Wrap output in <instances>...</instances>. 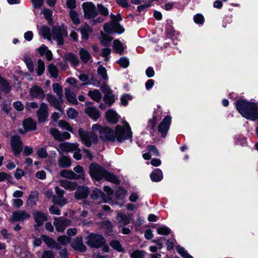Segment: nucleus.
<instances>
[{"label":"nucleus","mask_w":258,"mask_h":258,"mask_svg":"<svg viewBox=\"0 0 258 258\" xmlns=\"http://www.w3.org/2000/svg\"><path fill=\"white\" fill-rule=\"evenodd\" d=\"M123 127L117 125L115 127V132L106 126L102 127L98 124H94L92 132H86L83 128H80L79 134L83 144L90 147L92 144L98 142V133L100 138L104 141L114 142L116 139L119 142L132 139L131 128L126 121H123Z\"/></svg>","instance_id":"obj_1"},{"label":"nucleus","mask_w":258,"mask_h":258,"mask_svg":"<svg viewBox=\"0 0 258 258\" xmlns=\"http://www.w3.org/2000/svg\"><path fill=\"white\" fill-rule=\"evenodd\" d=\"M236 106L238 112L245 118L252 121L258 118V103L241 99L236 102Z\"/></svg>","instance_id":"obj_2"},{"label":"nucleus","mask_w":258,"mask_h":258,"mask_svg":"<svg viewBox=\"0 0 258 258\" xmlns=\"http://www.w3.org/2000/svg\"><path fill=\"white\" fill-rule=\"evenodd\" d=\"M90 174L91 177L96 180H100L104 178L106 180L115 184L119 183V180L114 175L107 172L97 164H92L90 165Z\"/></svg>","instance_id":"obj_3"},{"label":"nucleus","mask_w":258,"mask_h":258,"mask_svg":"<svg viewBox=\"0 0 258 258\" xmlns=\"http://www.w3.org/2000/svg\"><path fill=\"white\" fill-rule=\"evenodd\" d=\"M58 183L61 186L68 190H74L77 189L75 193V196L77 199L85 198L89 194L87 187L84 186L77 187V184L76 182H72L67 180H59Z\"/></svg>","instance_id":"obj_4"},{"label":"nucleus","mask_w":258,"mask_h":258,"mask_svg":"<svg viewBox=\"0 0 258 258\" xmlns=\"http://www.w3.org/2000/svg\"><path fill=\"white\" fill-rule=\"evenodd\" d=\"M110 19L111 22L110 23H106L104 25V31L110 34L117 33L121 34L124 31V29L121 27L118 22L122 20L120 14L115 15L113 14H110Z\"/></svg>","instance_id":"obj_5"},{"label":"nucleus","mask_w":258,"mask_h":258,"mask_svg":"<svg viewBox=\"0 0 258 258\" xmlns=\"http://www.w3.org/2000/svg\"><path fill=\"white\" fill-rule=\"evenodd\" d=\"M59 153L61 154L63 152H74V158L77 160L82 158V155L80 153V150L78 145L75 143H60L57 148Z\"/></svg>","instance_id":"obj_6"},{"label":"nucleus","mask_w":258,"mask_h":258,"mask_svg":"<svg viewBox=\"0 0 258 258\" xmlns=\"http://www.w3.org/2000/svg\"><path fill=\"white\" fill-rule=\"evenodd\" d=\"M86 239L89 246L96 248L102 246L105 241L102 235L95 234H90L86 237Z\"/></svg>","instance_id":"obj_7"},{"label":"nucleus","mask_w":258,"mask_h":258,"mask_svg":"<svg viewBox=\"0 0 258 258\" xmlns=\"http://www.w3.org/2000/svg\"><path fill=\"white\" fill-rule=\"evenodd\" d=\"M82 8L86 19L95 18L98 15V11L95 6L91 2H85L82 4Z\"/></svg>","instance_id":"obj_8"},{"label":"nucleus","mask_w":258,"mask_h":258,"mask_svg":"<svg viewBox=\"0 0 258 258\" xmlns=\"http://www.w3.org/2000/svg\"><path fill=\"white\" fill-rule=\"evenodd\" d=\"M67 36V33L64 28L54 27L52 30L51 36L53 39L57 41L59 45L63 43V37Z\"/></svg>","instance_id":"obj_9"},{"label":"nucleus","mask_w":258,"mask_h":258,"mask_svg":"<svg viewBox=\"0 0 258 258\" xmlns=\"http://www.w3.org/2000/svg\"><path fill=\"white\" fill-rule=\"evenodd\" d=\"M11 146L15 156H18L23 149V143L19 136L15 135L12 137Z\"/></svg>","instance_id":"obj_10"},{"label":"nucleus","mask_w":258,"mask_h":258,"mask_svg":"<svg viewBox=\"0 0 258 258\" xmlns=\"http://www.w3.org/2000/svg\"><path fill=\"white\" fill-rule=\"evenodd\" d=\"M132 219L133 215L131 214H125L118 212L116 217V221L119 227H123L130 224Z\"/></svg>","instance_id":"obj_11"},{"label":"nucleus","mask_w":258,"mask_h":258,"mask_svg":"<svg viewBox=\"0 0 258 258\" xmlns=\"http://www.w3.org/2000/svg\"><path fill=\"white\" fill-rule=\"evenodd\" d=\"M170 123L171 117L169 116H166L159 124L158 130L161 134L162 137L165 138L166 136Z\"/></svg>","instance_id":"obj_12"},{"label":"nucleus","mask_w":258,"mask_h":258,"mask_svg":"<svg viewBox=\"0 0 258 258\" xmlns=\"http://www.w3.org/2000/svg\"><path fill=\"white\" fill-rule=\"evenodd\" d=\"M47 101L49 104L58 111H62L61 104L63 102V99L60 100L59 98H57L51 94H47L46 95Z\"/></svg>","instance_id":"obj_13"},{"label":"nucleus","mask_w":258,"mask_h":258,"mask_svg":"<svg viewBox=\"0 0 258 258\" xmlns=\"http://www.w3.org/2000/svg\"><path fill=\"white\" fill-rule=\"evenodd\" d=\"M29 93L32 99L42 100L45 96L44 90L41 87L37 85H34L32 87Z\"/></svg>","instance_id":"obj_14"},{"label":"nucleus","mask_w":258,"mask_h":258,"mask_svg":"<svg viewBox=\"0 0 258 258\" xmlns=\"http://www.w3.org/2000/svg\"><path fill=\"white\" fill-rule=\"evenodd\" d=\"M70 224V221L62 217L54 218L53 225L58 232H63L67 226Z\"/></svg>","instance_id":"obj_15"},{"label":"nucleus","mask_w":258,"mask_h":258,"mask_svg":"<svg viewBox=\"0 0 258 258\" xmlns=\"http://www.w3.org/2000/svg\"><path fill=\"white\" fill-rule=\"evenodd\" d=\"M48 109L45 103H42L39 109L37 110V115L40 122H44L48 116Z\"/></svg>","instance_id":"obj_16"},{"label":"nucleus","mask_w":258,"mask_h":258,"mask_svg":"<svg viewBox=\"0 0 258 258\" xmlns=\"http://www.w3.org/2000/svg\"><path fill=\"white\" fill-rule=\"evenodd\" d=\"M30 215L25 211H17L13 213L12 220L15 221L23 222L29 219Z\"/></svg>","instance_id":"obj_17"},{"label":"nucleus","mask_w":258,"mask_h":258,"mask_svg":"<svg viewBox=\"0 0 258 258\" xmlns=\"http://www.w3.org/2000/svg\"><path fill=\"white\" fill-rule=\"evenodd\" d=\"M34 220L37 223L38 226L42 225L44 221L47 219V215L44 213L35 211L33 213Z\"/></svg>","instance_id":"obj_18"},{"label":"nucleus","mask_w":258,"mask_h":258,"mask_svg":"<svg viewBox=\"0 0 258 258\" xmlns=\"http://www.w3.org/2000/svg\"><path fill=\"white\" fill-rule=\"evenodd\" d=\"M85 112L92 119L96 120L100 117V112L94 106H88L85 109Z\"/></svg>","instance_id":"obj_19"},{"label":"nucleus","mask_w":258,"mask_h":258,"mask_svg":"<svg viewBox=\"0 0 258 258\" xmlns=\"http://www.w3.org/2000/svg\"><path fill=\"white\" fill-rule=\"evenodd\" d=\"M65 60L70 62L71 64L74 67H76L79 66V60L77 56L72 53H69L66 54L64 56Z\"/></svg>","instance_id":"obj_20"},{"label":"nucleus","mask_w":258,"mask_h":258,"mask_svg":"<svg viewBox=\"0 0 258 258\" xmlns=\"http://www.w3.org/2000/svg\"><path fill=\"white\" fill-rule=\"evenodd\" d=\"M41 239L45 243V244L50 248H55L57 249H60V245L55 240L48 236L42 235Z\"/></svg>","instance_id":"obj_21"},{"label":"nucleus","mask_w":258,"mask_h":258,"mask_svg":"<svg viewBox=\"0 0 258 258\" xmlns=\"http://www.w3.org/2000/svg\"><path fill=\"white\" fill-rule=\"evenodd\" d=\"M38 200V192L36 191H31L28 196L26 204L29 207H33L36 204Z\"/></svg>","instance_id":"obj_22"},{"label":"nucleus","mask_w":258,"mask_h":258,"mask_svg":"<svg viewBox=\"0 0 258 258\" xmlns=\"http://www.w3.org/2000/svg\"><path fill=\"white\" fill-rule=\"evenodd\" d=\"M72 246L75 249L81 251H85L86 250V247L83 243L82 238L81 237H76L73 242Z\"/></svg>","instance_id":"obj_23"},{"label":"nucleus","mask_w":258,"mask_h":258,"mask_svg":"<svg viewBox=\"0 0 258 258\" xmlns=\"http://www.w3.org/2000/svg\"><path fill=\"white\" fill-rule=\"evenodd\" d=\"M65 96L68 102L73 104H78L76 94L69 88H65Z\"/></svg>","instance_id":"obj_24"},{"label":"nucleus","mask_w":258,"mask_h":258,"mask_svg":"<svg viewBox=\"0 0 258 258\" xmlns=\"http://www.w3.org/2000/svg\"><path fill=\"white\" fill-rule=\"evenodd\" d=\"M60 175L63 177L71 179H78L81 178V175H77L72 171L68 170H63L60 171Z\"/></svg>","instance_id":"obj_25"},{"label":"nucleus","mask_w":258,"mask_h":258,"mask_svg":"<svg viewBox=\"0 0 258 258\" xmlns=\"http://www.w3.org/2000/svg\"><path fill=\"white\" fill-rule=\"evenodd\" d=\"M23 126L25 132L32 131L36 128V123L33 119L27 118L23 121Z\"/></svg>","instance_id":"obj_26"},{"label":"nucleus","mask_w":258,"mask_h":258,"mask_svg":"<svg viewBox=\"0 0 258 258\" xmlns=\"http://www.w3.org/2000/svg\"><path fill=\"white\" fill-rule=\"evenodd\" d=\"M79 54L81 60L85 63L89 62V61L92 58L91 55L89 52L83 48L80 49Z\"/></svg>","instance_id":"obj_27"},{"label":"nucleus","mask_w":258,"mask_h":258,"mask_svg":"<svg viewBox=\"0 0 258 258\" xmlns=\"http://www.w3.org/2000/svg\"><path fill=\"white\" fill-rule=\"evenodd\" d=\"M163 173L160 169H155L150 175L151 180L154 182H158L163 178Z\"/></svg>","instance_id":"obj_28"},{"label":"nucleus","mask_w":258,"mask_h":258,"mask_svg":"<svg viewBox=\"0 0 258 258\" xmlns=\"http://www.w3.org/2000/svg\"><path fill=\"white\" fill-rule=\"evenodd\" d=\"M80 32L82 35V38L83 39H87L89 34L92 32V29L87 24H85L80 28Z\"/></svg>","instance_id":"obj_29"},{"label":"nucleus","mask_w":258,"mask_h":258,"mask_svg":"<svg viewBox=\"0 0 258 258\" xmlns=\"http://www.w3.org/2000/svg\"><path fill=\"white\" fill-rule=\"evenodd\" d=\"M71 165V161L69 158L62 156L58 159V165L61 168L70 167Z\"/></svg>","instance_id":"obj_30"},{"label":"nucleus","mask_w":258,"mask_h":258,"mask_svg":"<svg viewBox=\"0 0 258 258\" xmlns=\"http://www.w3.org/2000/svg\"><path fill=\"white\" fill-rule=\"evenodd\" d=\"M88 96L93 100L99 102L102 98V95L100 91L97 89L90 90L88 92Z\"/></svg>","instance_id":"obj_31"},{"label":"nucleus","mask_w":258,"mask_h":258,"mask_svg":"<svg viewBox=\"0 0 258 258\" xmlns=\"http://www.w3.org/2000/svg\"><path fill=\"white\" fill-rule=\"evenodd\" d=\"M113 47L114 51L120 55L123 54L124 52L123 44L118 39H115L113 41Z\"/></svg>","instance_id":"obj_32"},{"label":"nucleus","mask_w":258,"mask_h":258,"mask_svg":"<svg viewBox=\"0 0 258 258\" xmlns=\"http://www.w3.org/2000/svg\"><path fill=\"white\" fill-rule=\"evenodd\" d=\"M107 120L110 122L115 123L118 121L116 112L112 110H109L106 113Z\"/></svg>","instance_id":"obj_33"},{"label":"nucleus","mask_w":258,"mask_h":258,"mask_svg":"<svg viewBox=\"0 0 258 258\" xmlns=\"http://www.w3.org/2000/svg\"><path fill=\"white\" fill-rule=\"evenodd\" d=\"M51 33L50 28L45 26H42L39 30L40 35L48 40L51 39Z\"/></svg>","instance_id":"obj_34"},{"label":"nucleus","mask_w":258,"mask_h":258,"mask_svg":"<svg viewBox=\"0 0 258 258\" xmlns=\"http://www.w3.org/2000/svg\"><path fill=\"white\" fill-rule=\"evenodd\" d=\"M91 197L93 199L96 200L100 199L103 201L104 202H106L104 200V194L99 188H95L93 189L91 194Z\"/></svg>","instance_id":"obj_35"},{"label":"nucleus","mask_w":258,"mask_h":258,"mask_svg":"<svg viewBox=\"0 0 258 258\" xmlns=\"http://www.w3.org/2000/svg\"><path fill=\"white\" fill-rule=\"evenodd\" d=\"M53 91L57 95L58 98L60 100H62L63 94H62V88L58 83H54L52 85Z\"/></svg>","instance_id":"obj_36"},{"label":"nucleus","mask_w":258,"mask_h":258,"mask_svg":"<svg viewBox=\"0 0 258 258\" xmlns=\"http://www.w3.org/2000/svg\"><path fill=\"white\" fill-rule=\"evenodd\" d=\"M113 38L111 36L104 34L101 33V37L100 38V42L101 44L104 46H109L111 41L112 40Z\"/></svg>","instance_id":"obj_37"},{"label":"nucleus","mask_w":258,"mask_h":258,"mask_svg":"<svg viewBox=\"0 0 258 258\" xmlns=\"http://www.w3.org/2000/svg\"><path fill=\"white\" fill-rule=\"evenodd\" d=\"M157 118L155 116L153 118L150 119L148 121L147 126V129L150 132L151 134H153L154 132V127L156 124Z\"/></svg>","instance_id":"obj_38"},{"label":"nucleus","mask_w":258,"mask_h":258,"mask_svg":"<svg viewBox=\"0 0 258 258\" xmlns=\"http://www.w3.org/2000/svg\"><path fill=\"white\" fill-rule=\"evenodd\" d=\"M53 202L55 204L62 206L67 203V200L63 196H55L53 198Z\"/></svg>","instance_id":"obj_39"},{"label":"nucleus","mask_w":258,"mask_h":258,"mask_svg":"<svg viewBox=\"0 0 258 258\" xmlns=\"http://www.w3.org/2000/svg\"><path fill=\"white\" fill-rule=\"evenodd\" d=\"M98 74L103 79L107 80V71L105 68L102 66H100L97 69Z\"/></svg>","instance_id":"obj_40"},{"label":"nucleus","mask_w":258,"mask_h":258,"mask_svg":"<svg viewBox=\"0 0 258 258\" xmlns=\"http://www.w3.org/2000/svg\"><path fill=\"white\" fill-rule=\"evenodd\" d=\"M70 18L75 25H78L80 23V19L79 18L77 13L74 10H71L70 12Z\"/></svg>","instance_id":"obj_41"},{"label":"nucleus","mask_w":258,"mask_h":258,"mask_svg":"<svg viewBox=\"0 0 258 258\" xmlns=\"http://www.w3.org/2000/svg\"><path fill=\"white\" fill-rule=\"evenodd\" d=\"M110 244L112 248L119 252H122L124 250L123 248L121 246L120 242L118 240H113L110 242Z\"/></svg>","instance_id":"obj_42"},{"label":"nucleus","mask_w":258,"mask_h":258,"mask_svg":"<svg viewBox=\"0 0 258 258\" xmlns=\"http://www.w3.org/2000/svg\"><path fill=\"white\" fill-rule=\"evenodd\" d=\"M48 71L52 77L56 78L57 77L58 70L53 64H50L48 67Z\"/></svg>","instance_id":"obj_43"},{"label":"nucleus","mask_w":258,"mask_h":258,"mask_svg":"<svg viewBox=\"0 0 258 258\" xmlns=\"http://www.w3.org/2000/svg\"><path fill=\"white\" fill-rule=\"evenodd\" d=\"M8 181L9 182H12L13 181V177L9 174L5 172H0V182Z\"/></svg>","instance_id":"obj_44"},{"label":"nucleus","mask_w":258,"mask_h":258,"mask_svg":"<svg viewBox=\"0 0 258 258\" xmlns=\"http://www.w3.org/2000/svg\"><path fill=\"white\" fill-rule=\"evenodd\" d=\"M176 250L178 253L183 258H193L192 256L189 255L183 247L180 246H177Z\"/></svg>","instance_id":"obj_45"},{"label":"nucleus","mask_w":258,"mask_h":258,"mask_svg":"<svg viewBox=\"0 0 258 258\" xmlns=\"http://www.w3.org/2000/svg\"><path fill=\"white\" fill-rule=\"evenodd\" d=\"M98 12L102 16H107L109 14L108 9L102 4L97 5Z\"/></svg>","instance_id":"obj_46"},{"label":"nucleus","mask_w":258,"mask_h":258,"mask_svg":"<svg viewBox=\"0 0 258 258\" xmlns=\"http://www.w3.org/2000/svg\"><path fill=\"white\" fill-rule=\"evenodd\" d=\"M38 66L36 69L37 74L38 76H41L43 73L45 67H44V62L41 59H39L38 60Z\"/></svg>","instance_id":"obj_47"},{"label":"nucleus","mask_w":258,"mask_h":258,"mask_svg":"<svg viewBox=\"0 0 258 258\" xmlns=\"http://www.w3.org/2000/svg\"><path fill=\"white\" fill-rule=\"evenodd\" d=\"M58 126L63 130H66L73 133L72 127L67 122L64 120H59L58 122Z\"/></svg>","instance_id":"obj_48"},{"label":"nucleus","mask_w":258,"mask_h":258,"mask_svg":"<svg viewBox=\"0 0 258 258\" xmlns=\"http://www.w3.org/2000/svg\"><path fill=\"white\" fill-rule=\"evenodd\" d=\"M57 241L59 243V244L66 245L69 243L70 241V238L66 235H63L58 237Z\"/></svg>","instance_id":"obj_49"},{"label":"nucleus","mask_w":258,"mask_h":258,"mask_svg":"<svg viewBox=\"0 0 258 258\" xmlns=\"http://www.w3.org/2000/svg\"><path fill=\"white\" fill-rule=\"evenodd\" d=\"M145 252L140 250H136L131 254V258H144Z\"/></svg>","instance_id":"obj_50"},{"label":"nucleus","mask_w":258,"mask_h":258,"mask_svg":"<svg viewBox=\"0 0 258 258\" xmlns=\"http://www.w3.org/2000/svg\"><path fill=\"white\" fill-rule=\"evenodd\" d=\"M104 101L109 105H111L114 102V99L113 96L110 93H107V94H105L104 96Z\"/></svg>","instance_id":"obj_51"},{"label":"nucleus","mask_w":258,"mask_h":258,"mask_svg":"<svg viewBox=\"0 0 258 258\" xmlns=\"http://www.w3.org/2000/svg\"><path fill=\"white\" fill-rule=\"evenodd\" d=\"M42 13L44 15L48 22L50 23L52 22V12L48 9H45L43 10Z\"/></svg>","instance_id":"obj_52"},{"label":"nucleus","mask_w":258,"mask_h":258,"mask_svg":"<svg viewBox=\"0 0 258 258\" xmlns=\"http://www.w3.org/2000/svg\"><path fill=\"white\" fill-rule=\"evenodd\" d=\"M157 233L160 235H166L170 233V230L166 226H161L157 229Z\"/></svg>","instance_id":"obj_53"},{"label":"nucleus","mask_w":258,"mask_h":258,"mask_svg":"<svg viewBox=\"0 0 258 258\" xmlns=\"http://www.w3.org/2000/svg\"><path fill=\"white\" fill-rule=\"evenodd\" d=\"M111 49L108 47L104 48L102 49L101 55L104 58L105 61H109V55L111 53Z\"/></svg>","instance_id":"obj_54"},{"label":"nucleus","mask_w":258,"mask_h":258,"mask_svg":"<svg viewBox=\"0 0 258 258\" xmlns=\"http://www.w3.org/2000/svg\"><path fill=\"white\" fill-rule=\"evenodd\" d=\"M25 62L29 71L31 73L33 72L34 71V67L32 60L28 57H25Z\"/></svg>","instance_id":"obj_55"},{"label":"nucleus","mask_w":258,"mask_h":258,"mask_svg":"<svg viewBox=\"0 0 258 258\" xmlns=\"http://www.w3.org/2000/svg\"><path fill=\"white\" fill-rule=\"evenodd\" d=\"M50 134L55 139L61 141V133L56 128H52L50 131Z\"/></svg>","instance_id":"obj_56"},{"label":"nucleus","mask_w":258,"mask_h":258,"mask_svg":"<svg viewBox=\"0 0 258 258\" xmlns=\"http://www.w3.org/2000/svg\"><path fill=\"white\" fill-rule=\"evenodd\" d=\"M118 63L124 68H127L129 65V60L126 57H121L118 61Z\"/></svg>","instance_id":"obj_57"},{"label":"nucleus","mask_w":258,"mask_h":258,"mask_svg":"<svg viewBox=\"0 0 258 258\" xmlns=\"http://www.w3.org/2000/svg\"><path fill=\"white\" fill-rule=\"evenodd\" d=\"M67 114L68 117L70 118L73 119L77 117L78 113L76 110L73 108H70L67 111Z\"/></svg>","instance_id":"obj_58"},{"label":"nucleus","mask_w":258,"mask_h":258,"mask_svg":"<svg viewBox=\"0 0 258 258\" xmlns=\"http://www.w3.org/2000/svg\"><path fill=\"white\" fill-rule=\"evenodd\" d=\"M132 97L128 94H125L123 95L120 99L121 102L123 106H126L128 104V101L132 99Z\"/></svg>","instance_id":"obj_59"},{"label":"nucleus","mask_w":258,"mask_h":258,"mask_svg":"<svg viewBox=\"0 0 258 258\" xmlns=\"http://www.w3.org/2000/svg\"><path fill=\"white\" fill-rule=\"evenodd\" d=\"M194 22L198 24H203L204 21V18L201 14H197L194 17Z\"/></svg>","instance_id":"obj_60"},{"label":"nucleus","mask_w":258,"mask_h":258,"mask_svg":"<svg viewBox=\"0 0 258 258\" xmlns=\"http://www.w3.org/2000/svg\"><path fill=\"white\" fill-rule=\"evenodd\" d=\"M54 253L52 250H45L42 255V258H54Z\"/></svg>","instance_id":"obj_61"},{"label":"nucleus","mask_w":258,"mask_h":258,"mask_svg":"<svg viewBox=\"0 0 258 258\" xmlns=\"http://www.w3.org/2000/svg\"><path fill=\"white\" fill-rule=\"evenodd\" d=\"M37 153L38 156L40 158H45L47 155L46 149L45 148L38 149Z\"/></svg>","instance_id":"obj_62"},{"label":"nucleus","mask_w":258,"mask_h":258,"mask_svg":"<svg viewBox=\"0 0 258 258\" xmlns=\"http://www.w3.org/2000/svg\"><path fill=\"white\" fill-rule=\"evenodd\" d=\"M32 5L35 9L40 8L43 4L44 0H31Z\"/></svg>","instance_id":"obj_63"},{"label":"nucleus","mask_w":258,"mask_h":258,"mask_svg":"<svg viewBox=\"0 0 258 258\" xmlns=\"http://www.w3.org/2000/svg\"><path fill=\"white\" fill-rule=\"evenodd\" d=\"M13 106L18 111H21L24 109V105L20 101L15 102L13 103Z\"/></svg>","instance_id":"obj_64"}]
</instances>
